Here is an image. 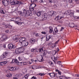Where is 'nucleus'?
I'll list each match as a JSON object with an SVG mask.
<instances>
[{
    "mask_svg": "<svg viewBox=\"0 0 79 79\" xmlns=\"http://www.w3.org/2000/svg\"><path fill=\"white\" fill-rule=\"evenodd\" d=\"M31 51L32 52H42L44 51L43 48H40L37 49V48H32L31 49Z\"/></svg>",
    "mask_w": 79,
    "mask_h": 79,
    "instance_id": "f257e3e1",
    "label": "nucleus"
},
{
    "mask_svg": "<svg viewBox=\"0 0 79 79\" xmlns=\"http://www.w3.org/2000/svg\"><path fill=\"white\" fill-rule=\"evenodd\" d=\"M24 18H27L28 16H32V12L29 10H27L26 9V11H25Z\"/></svg>",
    "mask_w": 79,
    "mask_h": 79,
    "instance_id": "f03ea898",
    "label": "nucleus"
},
{
    "mask_svg": "<svg viewBox=\"0 0 79 79\" xmlns=\"http://www.w3.org/2000/svg\"><path fill=\"white\" fill-rule=\"evenodd\" d=\"M26 11V9H25L23 10V12L21 10L18 11V13L19 14L20 16H23L25 14V11Z\"/></svg>",
    "mask_w": 79,
    "mask_h": 79,
    "instance_id": "7ed1b4c3",
    "label": "nucleus"
},
{
    "mask_svg": "<svg viewBox=\"0 0 79 79\" xmlns=\"http://www.w3.org/2000/svg\"><path fill=\"white\" fill-rule=\"evenodd\" d=\"M8 55V53L7 52H5L1 56V58L2 60H3L6 58V56Z\"/></svg>",
    "mask_w": 79,
    "mask_h": 79,
    "instance_id": "20e7f679",
    "label": "nucleus"
},
{
    "mask_svg": "<svg viewBox=\"0 0 79 79\" xmlns=\"http://www.w3.org/2000/svg\"><path fill=\"white\" fill-rule=\"evenodd\" d=\"M16 46L12 44H9L8 45V48L9 49H15Z\"/></svg>",
    "mask_w": 79,
    "mask_h": 79,
    "instance_id": "39448f33",
    "label": "nucleus"
},
{
    "mask_svg": "<svg viewBox=\"0 0 79 79\" xmlns=\"http://www.w3.org/2000/svg\"><path fill=\"white\" fill-rule=\"evenodd\" d=\"M46 56V55H45V54H44V53H42V55H41L40 56V58L39 57V60L38 61H40V62H42V61H43V58H44V57L43 56Z\"/></svg>",
    "mask_w": 79,
    "mask_h": 79,
    "instance_id": "423d86ee",
    "label": "nucleus"
},
{
    "mask_svg": "<svg viewBox=\"0 0 79 79\" xmlns=\"http://www.w3.org/2000/svg\"><path fill=\"white\" fill-rule=\"evenodd\" d=\"M49 75H50V77H52V78H53V77H55V76H56L57 77H58L57 76V73H48Z\"/></svg>",
    "mask_w": 79,
    "mask_h": 79,
    "instance_id": "0eeeda50",
    "label": "nucleus"
},
{
    "mask_svg": "<svg viewBox=\"0 0 79 79\" xmlns=\"http://www.w3.org/2000/svg\"><path fill=\"white\" fill-rule=\"evenodd\" d=\"M2 3V4L4 5L5 6H7L8 5V2L6 0H3Z\"/></svg>",
    "mask_w": 79,
    "mask_h": 79,
    "instance_id": "6e6552de",
    "label": "nucleus"
},
{
    "mask_svg": "<svg viewBox=\"0 0 79 79\" xmlns=\"http://www.w3.org/2000/svg\"><path fill=\"white\" fill-rule=\"evenodd\" d=\"M22 44L23 47H26L28 45V42L26 41H25L23 42V43H22Z\"/></svg>",
    "mask_w": 79,
    "mask_h": 79,
    "instance_id": "1a4fd4ad",
    "label": "nucleus"
},
{
    "mask_svg": "<svg viewBox=\"0 0 79 79\" xmlns=\"http://www.w3.org/2000/svg\"><path fill=\"white\" fill-rule=\"evenodd\" d=\"M64 18V15L63 14H60L56 17L57 18H58V19H61L62 18Z\"/></svg>",
    "mask_w": 79,
    "mask_h": 79,
    "instance_id": "9d476101",
    "label": "nucleus"
},
{
    "mask_svg": "<svg viewBox=\"0 0 79 79\" xmlns=\"http://www.w3.org/2000/svg\"><path fill=\"white\" fill-rule=\"evenodd\" d=\"M6 36L5 35H2V37L1 38V40L2 41H5L6 40Z\"/></svg>",
    "mask_w": 79,
    "mask_h": 79,
    "instance_id": "9b49d317",
    "label": "nucleus"
},
{
    "mask_svg": "<svg viewBox=\"0 0 79 79\" xmlns=\"http://www.w3.org/2000/svg\"><path fill=\"white\" fill-rule=\"evenodd\" d=\"M47 18V14H44L43 15L42 17V20L44 21V20H46Z\"/></svg>",
    "mask_w": 79,
    "mask_h": 79,
    "instance_id": "f8f14e48",
    "label": "nucleus"
},
{
    "mask_svg": "<svg viewBox=\"0 0 79 79\" xmlns=\"http://www.w3.org/2000/svg\"><path fill=\"white\" fill-rule=\"evenodd\" d=\"M19 1H13L11 2V4L12 5H16V4H19Z\"/></svg>",
    "mask_w": 79,
    "mask_h": 79,
    "instance_id": "ddd939ff",
    "label": "nucleus"
},
{
    "mask_svg": "<svg viewBox=\"0 0 79 79\" xmlns=\"http://www.w3.org/2000/svg\"><path fill=\"white\" fill-rule=\"evenodd\" d=\"M7 63L6 61H4L3 62H0V66H4L5 64H6Z\"/></svg>",
    "mask_w": 79,
    "mask_h": 79,
    "instance_id": "4468645a",
    "label": "nucleus"
},
{
    "mask_svg": "<svg viewBox=\"0 0 79 79\" xmlns=\"http://www.w3.org/2000/svg\"><path fill=\"white\" fill-rule=\"evenodd\" d=\"M17 37H18V35H16L14 36L13 37V40H16V42H19V41H18V40H18V38Z\"/></svg>",
    "mask_w": 79,
    "mask_h": 79,
    "instance_id": "2eb2a0df",
    "label": "nucleus"
},
{
    "mask_svg": "<svg viewBox=\"0 0 79 79\" xmlns=\"http://www.w3.org/2000/svg\"><path fill=\"white\" fill-rule=\"evenodd\" d=\"M18 48L20 53H22V52H23L24 51V49L23 48Z\"/></svg>",
    "mask_w": 79,
    "mask_h": 79,
    "instance_id": "dca6fc26",
    "label": "nucleus"
},
{
    "mask_svg": "<svg viewBox=\"0 0 79 79\" xmlns=\"http://www.w3.org/2000/svg\"><path fill=\"white\" fill-rule=\"evenodd\" d=\"M12 62L13 63H15L17 64V63H18V61L17 59H13L12 60Z\"/></svg>",
    "mask_w": 79,
    "mask_h": 79,
    "instance_id": "f3484780",
    "label": "nucleus"
},
{
    "mask_svg": "<svg viewBox=\"0 0 79 79\" xmlns=\"http://www.w3.org/2000/svg\"><path fill=\"white\" fill-rule=\"evenodd\" d=\"M35 40L33 38H32L31 40H30V42L31 44H34V43H35Z\"/></svg>",
    "mask_w": 79,
    "mask_h": 79,
    "instance_id": "a211bd4d",
    "label": "nucleus"
},
{
    "mask_svg": "<svg viewBox=\"0 0 79 79\" xmlns=\"http://www.w3.org/2000/svg\"><path fill=\"white\" fill-rule=\"evenodd\" d=\"M24 62H19L18 61V63L17 64V65H21L22 66L23 65H24Z\"/></svg>",
    "mask_w": 79,
    "mask_h": 79,
    "instance_id": "6ab92c4d",
    "label": "nucleus"
},
{
    "mask_svg": "<svg viewBox=\"0 0 79 79\" xmlns=\"http://www.w3.org/2000/svg\"><path fill=\"white\" fill-rule=\"evenodd\" d=\"M10 71H15L16 70V68L15 67H10L9 69Z\"/></svg>",
    "mask_w": 79,
    "mask_h": 79,
    "instance_id": "aec40b11",
    "label": "nucleus"
},
{
    "mask_svg": "<svg viewBox=\"0 0 79 79\" xmlns=\"http://www.w3.org/2000/svg\"><path fill=\"white\" fill-rule=\"evenodd\" d=\"M0 13H2V14H4L6 13V11L5 10H3V9H1L0 10Z\"/></svg>",
    "mask_w": 79,
    "mask_h": 79,
    "instance_id": "412c9836",
    "label": "nucleus"
},
{
    "mask_svg": "<svg viewBox=\"0 0 79 79\" xmlns=\"http://www.w3.org/2000/svg\"><path fill=\"white\" fill-rule=\"evenodd\" d=\"M19 43H20L21 44V45L22 44V43L23 42V38H19V40H18Z\"/></svg>",
    "mask_w": 79,
    "mask_h": 79,
    "instance_id": "4be33fe9",
    "label": "nucleus"
},
{
    "mask_svg": "<svg viewBox=\"0 0 79 79\" xmlns=\"http://www.w3.org/2000/svg\"><path fill=\"white\" fill-rule=\"evenodd\" d=\"M56 12L52 11V13L51 14V16H55L56 15Z\"/></svg>",
    "mask_w": 79,
    "mask_h": 79,
    "instance_id": "5701e85b",
    "label": "nucleus"
},
{
    "mask_svg": "<svg viewBox=\"0 0 79 79\" xmlns=\"http://www.w3.org/2000/svg\"><path fill=\"white\" fill-rule=\"evenodd\" d=\"M69 26L70 27H74V24L73 23H70L69 24Z\"/></svg>",
    "mask_w": 79,
    "mask_h": 79,
    "instance_id": "b1692460",
    "label": "nucleus"
},
{
    "mask_svg": "<svg viewBox=\"0 0 79 79\" xmlns=\"http://www.w3.org/2000/svg\"><path fill=\"white\" fill-rule=\"evenodd\" d=\"M15 23L17 24H18L19 26H21L22 24V23L18 21H16L15 22Z\"/></svg>",
    "mask_w": 79,
    "mask_h": 79,
    "instance_id": "393cba45",
    "label": "nucleus"
},
{
    "mask_svg": "<svg viewBox=\"0 0 79 79\" xmlns=\"http://www.w3.org/2000/svg\"><path fill=\"white\" fill-rule=\"evenodd\" d=\"M31 7L32 8H34L35 6H36V4L34 3H32L31 4Z\"/></svg>",
    "mask_w": 79,
    "mask_h": 79,
    "instance_id": "a878e982",
    "label": "nucleus"
},
{
    "mask_svg": "<svg viewBox=\"0 0 79 79\" xmlns=\"http://www.w3.org/2000/svg\"><path fill=\"white\" fill-rule=\"evenodd\" d=\"M15 52L17 54H18V53H20L19 48H18L16 49Z\"/></svg>",
    "mask_w": 79,
    "mask_h": 79,
    "instance_id": "bb28decb",
    "label": "nucleus"
},
{
    "mask_svg": "<svg viewBox=\"0 0 79 79\" xmlns=\"http://www.w3.org/2000/svg\"><path fill=\"white\" fill-rule=\"evenodd\" d=\"M36 15L39 17V16H40V15H41V12L40 11L37 12L36 14Z\"/></svg>",
    "mask_w": 79,
    "mask_h": 79,
    "instance_id": "cd10ccee",
    "label": "nucleus"
},
{
    "mask_svg": "<svg viewBox=\"0 0 79 79\" xmlns=\"http://www.w3.org/2000/svg\"><path fill=\"white\" fill-rule=\"evenodd\" d=\"M30 10L31 11H33L34 10V8L32 7H31V6H30L29 7Z\"/></svg>",
    "mask_w": 79,
    "mask_h": 79,
    "instance_id": "c85d7f7f",
    "label": "nucleus"
},
{
    "mask_svg": "<svg viewBox=\"0 0 79 79\" xmlns=\"http://www.w3.org/2000/svg\"><path fill=\"white\" fill-rule=\"evenodd\" d=\"M56 72H58V74H59L60 75V74H61V72L60 71H59V70L58 69L56 70Z\"/></svg>",
    "mask_w": 79,
    "mask_h": 79,
    "instance_id": "c756f323",
    "label": "nucleus"
},
{
    "mask_svg": "<svg viewBox=\"0 0 79 79\" xmlns=\"http://www.w3.org/2000/svg\"><path fill=\"white\" fill-rule=\"evenodd\" d=\"M58 30H54V31H53V34H56V33H57V32H58Z\"/></svg>",
    "mask_w": 79,
    "mask_h": 79,
    "instance_id": "7c9ffc66",
    "label": "nucleus"
},
{
    "mask_svg": "<svg viewBox=\"0 0 79 79\" xmlns=\"http://www.w3.org/2000/svg\"><path fill=\"white\" fill-rule=\"evenodd\" d=\"M69 15H74V13L73 12H71V11H69V12H68Z\"/></svg>",
    "mask_w": 79,
    "mask_h": 79,
    "instance_id": "2f4dec72",
    "label": "nucleus"
},
{
    "mask_svg": "<svg viewBox=\"0 0 79 79\" xmlns=\"http://www.w3.org/2000/svg\"><path fill=\"white\" fill-rule=\"evenodd\" d=\"M38 75L41 76H45V74L44 73H40Z\"/></svg>",
    "mask_w": 79,
    "mask_h": 79,
    "instance_id": "473e14b6",
    "label": "nucleus"
},
{
    "mask_svg": "<svg viewBox=\"0 0 79 79\" xmlns=\"http://www.w3.org/2000/svg\"><path fill=\"white\" fill-rule=\"evenodd\" d=\"M46 39H47V40H49L50 39V38H49V35H47L46 36Z\"/></svg>",
    "mask_w": 79,
    "mask_h": 79,
    "instance_id": "72a5a7b5",
    "label": "nucleus"
},
{
    "mask_svg": "<svg viewBox=\"0 0 79 79\" xmlns=\"http://www.w3.org/2000/svg\"><path fill=\"white\" fill-rule=\"evenodd\" d=\"M36 0H31V3H35V2H36Z\"/></svg>",
    "mask_w": 79,
    "mask_h": 79,
    "instance_id": "f704fd0d",
    "label": "nucleus"
},
{
    "mask_svg": "<svg viewBox=\"0 0 79 79\" xmlns=\"http://www.w3.org/2000/svg\"><path fill=\"white\" fill-rule=\"evenodd\" d=\"M11 21H15L16 20V18H12L11 19Z\"/></svg>",
    "mask_w": 79,
    "mask_h": 79,
    "instance_id": "c9c22d12",
    "label": "nucleus"
},
{
    "mask_svg": "<svg viewBox=\"0 0 79 79\" xmlns=\"http://www.w3.org/2000/svg\"><path fill=\"white\" fill-rule=\"evenodd\" d=\"M21 38L22 39V41H23V42H25L26 41V40H26V39L25 38Z\"/></svg>",
    "mask_w": 79,
    "mask_h": 79,
    "instance_id": "e433bc0d",
    "label": "nucleus"
},
{
    "mask_svg": "<svg viewBox=\"0 0 79 79\" xmlns=\"http://www.w3.org/2000/svg\"><path fill=\"white\" fill-rule=\"evenodd\" d=\"M44 55H47V51L46 50L44 51V52H43Z\"/></svg>",
    "mask_w": 79,
    "mask_h": 79,
    "instance_id": "4c0bfd02",
    "label": "nucleus"
},
{
    "mask_svg": "<svg viewBox=\"0 0 79 79\" xmlns=\"http://www.w3.org/2000/svg\"><path fill=\"white\" fill-rule=\"evenodd\" d=\"M77 4H78L79 3V0H75Z\"/></svg>",
    "mask_w": 79,
    "mask_h": 79,
    "instance_id": "58836bf2",
    "label": "nucleus"
},
{
    "mask_svg": "<svg viewBox=\"0 0 79 79\" xmlns=\"http://www.w3.org/2000/svg\"><path fill=\"white\" fill-rule=\"evenodd\" d=\"M41 34H46V32L45 31H42L41 32Z\"/></svg>",
    "mask_w": 79,
    "mask_h": 79,
    "instance_id": "ea45409f",
    "label": "nucleus"
},
{
    "mask_svg": "<svg viewBox=\"0 0 79 79\" xmlns=\"http://www.w3.org/2000/svg\"><path fill=\"white\" fill-rule=\"evenodd\" d=\"M18 60L19 61H21V60H22V59L20 57H18Z\"/></svg>",
    "mask_w": 79,
    "mask_h": 79,
    "instance_id": "a19ab883",
    "label": "nucleus"
},
{
    "mask_svg": "<svg viewBox=\"0 0 79 79\" xmlns=\"http://www.w3.org/2000/svg\"><path fill=\"white\" fill-rule=\"evenodd\" d=\"M49 64L50 65H52V64H53V63L52 61H51L49 62Z\"/></svg>",
    "mask_w": 79,
    "mask_h": 79,
    "instance_id": "79ce46f5",
    "label": "nucleus"
},
{
    "mask_svg": "<svg viewBox=\"0 0 79 79\" xmlns=\"http://www.w3.org/2000/svg\"><path fill=\"white\" fill-rule=\"evenodd\" d=\"M35 36L36 37H39V33H37L35 35Z\"/></svg>",
    "mask_w": 79,
    "mask_h": 79,
    "instance_id": "37998d69",
    "label": "nucleus"
},
{
    "mask_svg": "<svg viewBox=\"0 0 79 79\" xmlns=\"http://www.w3.org/2000/svg\"><path fill=\"white\" fill-rule=\"evenodd\" d=\"M34 67H35V66H33L31 67V68L32 69H33L34 70L35 68H34Z\"/></svg>",
    "mask_w": 79,
    "mask_h": 79,
    "instance_id": "c03bdc74",
    "label": "nucleus"
},
{
    "mask_svg": "<svg viewBox=\"0 0 79 79\" xmlns=\"http://www.w3.org/2000/svg\"><path fill=\"white\" fill-rule=\"evenodd\" d=\"M49 33H51V34H52V32H53V30H49Z\"/></svg>",
    "mask_w": 79,
    "mask_h": 79,
    "instance_id": "a18cd8bd",
    "label": "nucleus"
},
{
    "mask_svg": "<svg viewBox=\"0 0 79 79\" xmlns=\"http://www.w3.org/2000/svg\"><path fill=\"white\" fill-rule=\"evenodd\" d=\"M57 58H58V56L56 57V58L55 57H54V59L55 60H56V59H57Z\"/></svg>",
    "mask_w": 79,
    "mask_h": 79,
    "instance_id": "49530a36",
    "label": "nucleus"
},
{
    "mask_svg": "<svg viewBox=\"0 0 79 79\" xmlns=\"http://www.w3.org/2000/svg\"><path fill=\"white\" fill-rule=\"evenodd\" d=\"M49 28V30H53V28L52 27H50Z\"/></svg>",
    "mask_w": 79,
    "mask_h": 79,
    "instance_id": "de8ad7c7",
    "label": "nucleus"
},
{
    "mask_svg": "<svg viewBox=\"0 0 79 79\" xmlns=\"http://www.w3.org/2000/svg\"><path fill=\"white\" fill-rule=\"evenodd\" d=\"M43 2H44V0H40V3H43Z\"/></svg>",
    "mask_w": 79,
    "mask_h": 79,
    "instance_id": "09e8293b",
    "label": "nucleus"
},
{
    "mask_svg": "<svg viewBox=\"0 0 79 79\" xmlns=\"http://www.w3.org/2000/svg\"><path fill=\"white\" fill-rule=\"evenodd\" d=\"M59 51H60V49H59V48H56V52H59Z\"/></svg>",
    "mask_w": 79,
    "mask_h": 79,
    "instance_id": "8fccbe9b",
    "label": "nucleus"
},
{
    "mask_svg": "<svg viewBox=\"0 0 79 79\" xmlns=\"http://www.w3.org/2000/svg\"><path fill=\"white\" fill-rule=\"evenodd\" d=\"M9 24H7V25H6V26H5V27H6V28H7V27H9Z\"/></svg>",
    "mask_w": 79,
    "mask_h": 79,
    "instance_id": "3c124183",
    "label": "nucleus"
},
{
    "mask_svg": "<svg viewBox=\"0 0 79 79\" xmlns=\"http://www.w3.org/2000/svg\"><path fill=\"white\" fill-rule=\"evenodd\" d=\"M58 42H59V40L55 42V44H58Z\"/></svg>",
    "mask_w": 79,
    "mask_h": 79,
    "instance_id": "603ef678",
    "label": "nucleus"
},
{
    "mask_svg": "<svg viewBox=\"0 0 79 79\" xmlns=\"http://www.w3.org/2000/svg\"><path fill=\"white\" fill-rule=\"evenodd\" d=\"M56 46L55 45H53L52 46V48H54V47H55Z\"/></svg>",
    "mask_w": 79,
    "mask_h": 79,
    "instance_id": "864d4df0",
    "label": "nucleus"
},
{
    "mask_svg": "<svg viewBox=\"0 0 79 79\" xmlns=\"http://www.w3.org/2000/svg\"><path fill=\"white\" fill-rule=\"evenodd\" d=\"M69 3H72L73 2V0H69Z\"/></svg>",
    "mask_w": 79,
    "mask_h": 79,
    "instance_id": "5fc2aeb1",
    "label": "nucleus"
},
{
    "mask_svg": "<svg viewBox=\"0 0 79 79\" xmlns=\"http://www.w3.org/2000/svg\"><path fill=\"white\" fill-rule=\"evenodd\" d=\"M58 63L59 64H61V61H58Z\"/></svg>",
    "mask_w": 79,
    "mask_h": 79,
    "instance_id": "6e6d98bb",
    "label": "nucleus"
},
{
    "mask_svg": "<svg viewBox=\"0 0 79 79\" xmlns=\"http://www.w3.org/2000/svg\"><path fill=\"white\" fill-rule=\"evenodd\" d=\"M8 27H10V28H12V26H11L10 25H9Z\"/></svg>",
    "mask_w": 79,
    "mask_h": 79,
    "instance_id": "4d7b16f0",
    "label": "nucleus"
},
{
    "mask_svg": "<svg viewBox=\"0 0 79 79\" xmlns=\"http://www.w3.org/2000/svg\"><path fill=\"white\" fill-rule=\"evenodd\" d=\"M53 53H55L54 55H55L56 53V51H54L53 52Z\"/></svg>",
    "mask_w": 79,
    "mask_h": 79,
    "instance_id": "13d9d810",
    "label": "nucleus"
},
{
    "mask_svg": "<svg viewBox=\"0 0 79 79\" xmlns=\"http://www.w3.org/2000/svg\"><path fill=\"white\" fill-rule=\"evenodd\" d=\"M19 4H21V5H23V2H19Z\"/></svg>",
    "mask_w": 79,
    "mask_h": 79,
    "instance_id": "bf43d9fd",
    "label": "nucleus"
},
{
    "mask_svg": "<svg viewBox=\"0 0 79 79\" xmlns=\"http://www.w3.org/2000/svg\"><path fill=\"white\" fill-rule=\"evenodd\" d=\"M64 28L63 27H62L61 28V29L60 30H64Z\"/></svg>",
    "mask_w": 79,
    "mask_h": 79,
    "instance_id": "052dcab7",
    "label": "nucleus"
},
{
    "mask_svg": "<svg viewBox=\"0 0 79 79\" xmlns=\"http://www.w3.org/2000/svg\"><path fill=\"white\" fill-rule=\"evenodd\" d=\"M6 33H8V32H9V31L8 30H6L5 31Z\"/></svg>",
    "mask_w": 79,
    "mask_h": 79,
    "instance_id": "680f3d73",
    "label": "nucleus"
},
{
    "mask_svg": "<svg viewBox=\"0 0 79 79\" xmlns=\"http://www.w3.org/2000/svg\"><path fill=\"white\" fill-rule=\"evenodd\" d=\"M48 45L49 46H50V45H52V43H49L48 44Z\"/></svg>",
    "mask_w": 79,
    "mask_h": 79,
    "instance_id": "e2e57ef3",
    "label": "nucleus"
},
{
    "mask_svg": "<svg viewBox=\"0 0 79 79\" xmlns=\"http://www.w3.org/2000/svg\"><path fill=\"white\" fill-rule=\"evenodd\" d=\"M49 39H51V38L52 37V35H49Z\"/></svg>",
    "mask_w": 79,
    "mask_h": 79,
    "instance_id": "0e129e2a",
    "label": "nucleus"
},
{
    "mask_svg": "<svg viewBox=\"0 0 79 79\" xmlns=\"http://www.w3.org/2000/svg\"><path fill=\"white\" fill-rule=\"evenodd\" d=\"M13 79H18V78L16 77H13Z\"/></svg>",
    "mask_w": 79,
    "mask_h": 79,
    "instance_id": "69168bd1",
    "label": "nucleus"
},
{
    "mask_svg": "<svg viewBox=\"0 0 79 79\" xmlns=\"http://www.w3.org/2000/svg\"><path fill=\"white\" fill-rule=\"evenodd\" d=\"M3 47H4V48H6V45H5V44H4L3 46Z\"/></svg>",
    "mask_w": 79,
    "mask_h": 79,
    "instance_id": "338daca9",
    "label": "nucleus"
},
{
    "mask_svg": "<svg viewBox=\"0 0 79 79\" xmlns=\"http://www.w3.org/2000/svg\"><path fill=\"white\" fill-rule=\"evenodd\" d=\"M76 11H77V13H79V10H76Z\"/></svg>",
    "mask_w": 79,
    "mask_h": 79,
    "instance_id": "774afa93",
    "label": "nucleus"
}]
</instances>
